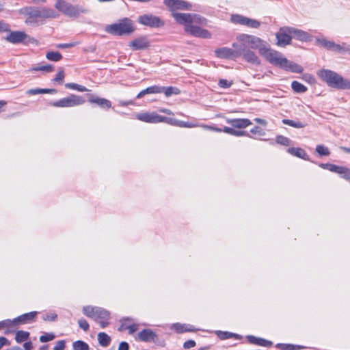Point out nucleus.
<instances>
[{
	"label": "nucleus",
	"mask_w": 350,
	"mask_h": 350,
	"mask_svg": "<svg viewBox=\"0 0 350 350\" xmlns=\"http://www.w3.org/2000/svg\"><path fill=\"white\" fill-rule=\"evenodd\" d=\"M57 90L55 89H46V88H35L30 89L26 92L28 95H36L38 94H55Z\"/></svg>",
	"instance_id": "obj_26"
},
{
	"label": "nucleus",
	"mask_w": 350,
	"mask_h": 350,
	"mask_svg": "<svg viewBox=\"0 0 350 350\" xmlns=\"http://www.w3.org/2000/svg\"><path fill=\"white\" fill-rule=\"evenodd\" d=\"M66 347L65 340H61L56 342L55 346L53 347V350H64Z\"/></svg>",
	"instance_id": "obj_51"
},
{
	"label": "nucleus",
	"mask_w": 350,
	"mask_h": 350,
	"mask_svg": "<svg viewBox=\"0 0 350 350\" xmlns=\"http://www.w3.org/2000/svg\"><path fill=\"white\" fill-rule=\"evenodd\" d=\"M237 40L240 42L239 44V47L243 48H252V49H258L260 47H263L262 46V40L259 38L247 35V34H241L237 36Z\"/></svg>",
	"instance_id": "obj_7"
},
{
	"label": "nucleus",
	"mask_w": 350,
	"mask_h": 350,
	"mask_svg": "<svg viewBox=\"0 0 350 350\" xmlns=\"http://www.w3.org/2000/svg\"><path fill=\"white\" fill-rule=\"evenodd\" d=\"M29 333L25 331H18L16 333L15 340L17 342L20 343L27 340L29 338Z\"/></svg>",
	"instance_id": "obj_34"
},
{
	"label": "nucleus",
	"mask_w": 350,
	"mask_h": 350,
	"mask_svg": "<svg viewBox=\"0 0 350 350\" xmlns=\"http://www.w3.org/2000/svg\"><path fill=\"white\" fill-rule=\"evenodd\" d=\"M319 166L321 168L328 170H329L332 172H335V173L338 167V165H336L334 164H331V163H321V164H319Z\"/></svg>",
	"instance_id": "obj_43"
},
{
	"label": "nucleus",
	"mask_w": 350,
	"mask_h": 350,
	"mask_svg": "<svg viewBox=\"0 0 350 350\" xmlns=\"http://www.w3.org/2000/svg\"><path fill=\"white\" fill-rule=\"evenodd\" d=\"M150 94H160L163 92V87L159 85H153L149 87Z\"/></svg>",
	"instance_id": "obj_50"
},
{
	"label": "nucleus",
	"mask_w": 350,
	"mask_h": 350,
	"mask_svg": "<svg viewBox=\"0 0 350 350\" xmlns=\"http://www.w3.org/2000/svg\"><path fill=\"white\" fill-rule=\"evenodd\" d=\"M29 36L23 31H10L5 37V40L12 44H18L25 42Z\"/></svg>",
	"instance_id": "obj_14"
},
{
	"label": "nucleus",
	"mask_w": 350,
	"mask_h": 350,
	"mask_svg": "<svg viewBox=\"0 0 350 350\" xmlns=\"http://www.w3.org/2000/svg\"><path fill=\"white\" fill-rule=\"evenodd\" d=\"M161 122H165L173 126H178L179 120L174 118H167L165 116L161 117Z\"/></svg>",
	"instance_id": "obj_44"
},
{
	"label": "nucleus",
	"mask_w": 350,
	"mask_h": 350,
	"mask_svg": "<svg viewBox=\"0 0 350 350\" xmlns=\"http://www.w3.org/2000/svg\"><path fill=\"white\" fill-rule=\"evenodd\" d=\"M77 45V42H70V43H64V44H58L56 45L57 48L59 49H66L73 47Z\"/></svg>",
	"instance_id": "obj_54"
},
{
	"label": "nucleus",
	"mask_w": 350,
	"mask_h": 350,
	"mask_svg": "<svg viewBox=\"0 0 350 350\" xmlns=\"http://www.w3.org/2000/svg\"><path fill=\"white\" fill-rule=\"evenodd\" d=\"M232 46L234 49H238V51H241V56L242 55L243 59L246 62L255 65L260 64L258 57L253 51L247 49V48L239 47L238 43H233Z\"/></svg>",
	"instance_id": "obj_12"
},
{
	"label": "nucleus",
	"mask_w": 350,
	"mask_h": 350,
	"mask_svg": "<svg viewBox=\"0 0 350 350\" xmlns=\"http://www.w3.org/2000/svg\"><path fill=\"white\" fill-rule=\"evenodd\" d=\"M126 329L129 330V334H133L138 329V325L137 324L126 325Z\"/></svg>",
	"instance_id": "obj_56"
},
{
	"label": "nucleus",
	"mask_w": 350,
	"mask_h": 350,
	"mask_svg": "<svg viewBox=\"0 0 350 350\" xmlns=\"http://www.w3.org/2000/svg\"><path fill=\"white\" fill-rule=\"evenodd\" d=\"M232 135L237 136V137L247 136L249 137H252L247 131H239V130H236V129H234Z\"/></svg>",
	"instance_id": "obj_53"
},
{
	"label": "nucleus",
	"mask_w": 350,
	"mask_h": 350,
	"mask_svg": "<svg viewBox=\"0 0 350 350\" xmlns=\"http://www.w3.org/2000/svg\"><path fill=\"white\" fill-rule=\"evenodd\" d=\"M291 88L295 92L304 93L307 91V88L301 83L293 81L291 83Z\"/></svg>",
	"instance_id": "obj_30"
},
{
	"label": "nucleus",
	"mask_w": 350,
	"mask_h": 350,
	"mask_svg": "<svg viewBox=\"0 0 350 350\" xmlns=\"http://www.w3.org/2000/svg\"><path fill=\"white\" fill-rule=\"evenodd\" d=\"M164 4L172 12L176 22H204V18L197 14L176 12L177 10H189L191 5L184 0H164Z\"/></svg>",
	"instance_id": "obj_1"
},
{
	"label": "nucleus",
	"mask_w": 350,
	"mask_h": 350,
	"mask_svg": "<svg viewBox=\"0 0 350 350\" xmlns=\"http://www.w3.org/2000/svg\"><path fill=\"white\" fill-rule=\"evenodd\" d=\"M276 347L280 349L281 350H299L305 348L304 346L282 343L277 344Z\"/></svg>",
	"instance_id": "obj_31"
},
{
	"label": "nucleus",
	"mask_w": 350,
	"mask_h": 350,
	"mask_svg": "<svg viewBox=\"0 0 350 350\" xmlns=\"http://www.w3.org/2000/svg\"><path fill=\"white\" fill-rule=\"evenodd\" d=\"M164 93L165 96L169 97L173 94H179L180 91L175 87H163V92Z\"/></svg>",
	"instance_id": "obj_36"
},
{
	"label": "nucleus",
	"mask_w": 350,
	"mask_h": 350,
	"mask_svg": "<svg viewBox=\"0 0 350 350\" xmlns=\"http://www.w3.org/2000/svg\"><path fill=\"white\" fill-rule=\"evenodd\" d=\"M21 13L28 16L29 18H55V12L50 9L45 8H35L28 7L23 9Z\"/></svg>",
	"instance_id": "obj_6"
},
{
	"label": "nucleus",
	"mask_w": 350,
	"mask_h": 350,
	"mask_svg": "<svg viewBox=\"0 0 350 350\" xmlns=\"http://www.w3.org/2000/svg\"><path fill=\"white\" fill-rule=\"evenodd\" d=\"M129 46L133 50H143L149 46V43L145 38H139L131 41Z\"/></svg>",
	"instance_id": "obj_19"
},
{
	"label": "nucleus",
	"mask_w": 350,
	"mask_h": 350,
	"mask_svg": "<svg viewBox=\"0 0 350 350\" xmlns=\"http://www.w3.org/2000/svg\"><path fill=\"white\" fill-rule=\"evenodd\" d=\"M290 29H288V33L286 30L281 29L280 31L276 33L277 44L280 46H284L288 44L291 40L292 37L289 33Z\"/></svg>",
	"instance_id": "obj_16"
},
{
	"label": "nucleus",
	"mask_w": 350,
	"mask_h": 350,
	"mask_svg": "<svg viewBox=\"0 0 350 350\" xmlns=\"http://www.w3.org/2000/svg\"><path fill=\"white\" fill-rule=\"evenodd\" d=\"M316 152L320 156H328L330 154L329 149L323 145H318L316 147Z\"/></svg>",
	"instance_id": "obj_40"
},
{
	"label": "nucleus",
	"mask_w": 350,
	"mask_h": 350,
	"mask_svg": "<svg viewBox=\"0 0 350 350\" xmlns=\"http://www.w3.org/2000/svg\"><path fill=\"white\" fill-rule=\"evenodd\" d=\"M172 329H174L177 333H183L185 332H194L196 329L191 325L181 324L179 323H174L172 325Z\"/></svg>",
	"instance_id": "obj_24"
},
{
	"label": "nucleus",
	"mask_w": 350,
	"mask_h": 350,
	"mask_svg": "<svg viewBox=\"0 0 350 350\" xmlns=\"http://www.w3.org/2000/svg\"><path fill=\"white\" fill-rule=\"evenodd\" d=\"M231 22H258L256 20L250 19L249 18L243 16L239 14H232L231 15Z\"/></svg>",
	"instance_id": "obj_35"
},
{
	"label": "nucleus",
	"mask_w": 350,
	"mask_h": 350,
	"mask_svg": "<svg viewBox=\"0 0 350 350\" xmlns=\"http://www.w3.org/2000/svg\"><path fill=\"white\" fill-rule=\"evenodd\" d=\"M162 116L156 112H143L136 115V118L142 122L147 123H159L161 122Z\"/></svg>",
	"instance_id": "obj_13"
},
{
	"label": "nucleus",
	"mask_w": 350,
	"mask_h": 350,
	"mask_svg": "<svg viewBox=\"0 0 350 350\" xmlns=\"http://www.w3.org/2000/svg\"><path fill=\"white\" fill-rule=\"evenodd\" d=\"M254 121H255L256 123L260 124H261V125H262V126H265L267 125V122L265 120H264V119H261V118H256L254 119Z\"/></svg>",
	"instance_id": "obj_62"
},
{
	"label": "nucleus",
	"mask_w": 350,
	"mask_h": 350,
	"mask_svg": "<svg viewBox=\"0 0 350 350\" xmlns=\"http://www.w3.org/2000/svg\"><path fill=\"white\" fill-rule=\"evenodd\" d=\"M55 7L60 11L69 16H75L78 14L77 10L64 1L57 0Z\"/></svg>",
	"instance_id": "obj_15"
},
{
	"label": "nucleus",
	"mask_w": 350,
	"mask_h": 350,
	"mask_svg": "<svg viewBox=\"0 0 350 350\" xmlns=\"http://www.w3.org/2000/svg\"><path fill=\"white\" fill-rule=\"evenodd\" d=\"M84 103L85 99L81 96L71 94L68 97L53 102L52 105L56 107H72L81 105Z\"/></svg>",
	"instance_id": "obj_8"
},
{
	"label": "nucleus",
	"mask_w": 350,
	"mask_h": 350,
	"mask_svg": "<svg viewBox=\"0 0 350 350\" xmlns=\"http://www.w3.org/2000/svg\"><path fill=\"white\" fill-rule=\"evenodd\" d=\"M184 29L189 34L201 38H211V33L194 23H183Z\"/></svg>",
	"instance_id": "obj_10"
},
{
	"label": "nucleus",
	"mask_w": 350,
	"mask_h": 350,
	"mask_svg": "<svg viewBox=\"0 0 350 350\" xmlns=\"http://www.w3.org/2000/svg\"><path fill=\"white\" fill-rule=\"evenodd\" d=\"M302 79L310 84H313L315 83L314 77H313V75H312L310 74H308V73L304 74L302 76Z\"/></svg>",
	"instance_id": "obj_49"
},
{
	"label": "nucleus",
	"mask_w": 350,
	"mask_h": 350,
	"mask_svg": "<svg viewBox=\"0 0 350 350\" xmlns=\"http://www.w3.org/2000/svg\"><path fill=\"white\" fill-rule=\"evenodd\" d=\"M89 101L91 103H95L98 105L99 107L103 109H109L111 107V103L105 98L95 97L92 95H90L89 97Z\"/></svg>",
	"instance_id": "obj_20"
},
{
	"label": "nucleus",
	"mask_w": 350,
	"mask_h": 350,
	"mask_svg": "<svg viewBox=\"0 0 350 350\" xmlns=\"http://www.w3.org/2000/svg\"><path fill=\"white\" fill-rule=\"evenodd\" d=\"M276 142L279 144H281V145H283V146H288L291 145V140L286 137H284L283 135H278L276 137Z\"/></svg>",
	"instance_id": "obj_41"
},
{
	"label": "nucleus",
	"mask_w": 350,
	"mask_h": 350,
	"mask_svg": "<svg viewBox=\"0 0 350 350\" xmlns=\"http://www.w3.org/2000/svg\"><path fill=\"white\" fill-rule=\"evenodd\" d=\"M42 319L45 321H55L57 319V315L55 313H47Z\"/></svg>",
	"instance_id": "obj_48"
},
{
	"label": "nucleus",
	"mask_w": 350,
	"mask_h": 350,
	"mask_svg": "<svg viewBox=\"0 0 350 350\" xmlns=\"http://www.w3.org/2000/svg\"><path fill=\"white\" fill-rule=\"evenodd\" d=\"M138 22H161V21L159 18L156 16H152V15H143L139 17Z\"/></svg>",
	"instance_id": "obj_38"
},
{
	"label": "nucleus",
	"mask_w": 350,
	"mask_h": 350,
	"mask_svg": "<svg viewBox=\"0 0 350 350\" xmlns=\"http://www.w3.org/2000/svg\"><path fill=\"white\" fill-rule=\"evenodd\" d=\"M64 79V72L63 70H60L56 75L54 81L62 83Z\"/></svg>",
	"instance_id": "obj_52"
},
{
	"label": "nucleus",
	"mask_w": 350,
	"mask_h": 350,
	"mask_svg": "<svg viewBox=\"0 0 350 350\" xmlns=\"http://www.w3.org/2000/svg\"><path fill=\"white\" fill-rule=\"evenodd\" d=\"M72 347L74 350H89L90 347L89 345L82 341V340H77L73 342Z\"/></svg>",
	"instance_id": "obj_37"
},
{
	"label": "nucleus",
	"mask_w": 350,
	"mask_h": 350,
	"mask_svg": "<svg viewBox=\"0 0 350 350\" xmlns=\"http://www.w3.org/2000/svg\"><path fill=\"white\" fill-rule=\"evenodd\" d=\"M219 86L220 88H228L229 87H230L231 85V83H230L228 80L226 79H220L219 81Z\"/></svg>",
	"instance_id": "obj_55"
},
{
	"label": "nucleus",
	"mask_w": 350,
	"mask_h": 350,
	"mask_svg": "<svg viewBox=\"0 0 350 350\" xmlns=\"http://www.w3.org/2000/svg\"><path fill=\"white\" fill-rule=\"evenodd\" d=\"M150 94V88L149 87L146 88L145 90H143L142 91H141L136 96V98L137 99H139L141 98H142L144 96H145L146 94Z\"/></svg>",
	"instance_id": "obj_58"
},
{
	"label": "nucleus",
	"mask_w": 350,
	"mask_h": 350,
	"mask_svg": "<svg viewBox=\"0 0 350 350\" xmlns=\"http://www.w3.org/2000/svg\"><path fill=\"white\" fill-rule=\"evenodd\" d=\"M3 322L5 323L4 325V327H10L16 324H17L16 321H14V319L11 321L10 319H7V320H4L3 321Z\"/></svg>",
	"instance_id": "obj_59"
},
{
	"label": "nucleus",
	"mask_w": 350,
	"mask_h": 350,
	"mask_svg": "<svg viewBox=\"0 0 350 350\" xmlns=\"http://www.w3.org/2000/svg\"><path fill=\"white\" fill-rule=\"evenodd\" d=\"M316 43L321 47H323L327 50L342 53L344 51H350V45H347L345 43L342 44H336L333 41L327 40V39L317 38Z\"/></svg>",
	"instance_id": "obj_9"
},
{
	"label": "nucleus",
	"mask_w": 350,
	"mask_h": 350,
	"mask_svg": "<svg viewBox=\"0 0 350 350\" xmlns=\"http://www.w3.org/2000/svg\"><path fill=\"white\" fill-rule=\"evenodd\" d=\"M287 152L293 156L301 158L306 161L310 160L309 156L307 154L306 152L301 148H289L287 150Z\"/></svg>",
	"instance_id": "obj_23"
},
{
	"label": "nucleus",
	"mask_w": 350,
	"mask_h": 350,
	"mask_svg": "<svg viewBox=\"0 0 350 350\" xmlns=\"http://www.w3.org/2000/svg\"><path fill=\"white\" fill-rule=\"evenodd\" d=\"M129 346L126 342H121L118 347V350H129Z\"/></svg>",
	"instance_id": "obj_61"
},
{
	"label": "nucleus",
	"mask_w": 350,
	"mask_h": 350,
	"mask_svg": "<svg viewBox=\"0 0 350 350\" xmlns=\"http://www.w3.org/2000/svg\"><path fill=\"white\" fill-rule=\"evenodd\" d=\"M234 128H231V127H228V126H225L224 129H223V132L224 133H226L228 134H230V135H232V133H233V131H234Z\"/></svg>",
	"instance_id": "obj_64"
},
{
	"label": "nucleus",
	"mask_w": 350,
	"mask_h": 350,
	"mask_svg": "<svg viewBox=\"0 0 350 350\" xmlns=\"http://www.w3.org/2000/svg\"><path fill=\"white\" fill-rule=\"evenodd\" d=\"M65 86L67 88L77 90L81 92H84L88 91V89L85 86H83V85H79L77 83H66L65 85Z\"/></svg>",
	"instance_id": "obj_39"
},
{
	"label": "nucleus",
	"mask_w": 350,
	"mask_h": 350,
	"mask_svg": "<svg viewBox=\"0 0 350 350\" xmlns=\"http://www.w3.org/2000/svg\"><path fill=\"white\" fill-rule=\"evenodd\" d=\"M83 313L98 322L102 328H105L109 324L110 313L103 308L86 306L83 308Z\"/></svg>",
	"instance_id": "obj_3"
},
{
	"label": "nucleus",
	"mask_w": 350,
	"mask_h": 350,
	"mask_svg": "<svg viewBox=\"0 0 350 350\" xmlns=\"http://www.w3.org/2000/svg\"><path fill=\"white\" fill-rule=\"evenodd\" d=\"M55 338V335L53 333H46L40 337V341L42 342H46Z\"/></svg>",
	"instance_id": "obj_45"
},
{
	"label": "nucleus",
	"mask_w": 350,
	"mask_h": 350,
	"mask_svg": "<svg viewBox=\"0 0 350 350\" xmlns=\"http://www.w3.org/2000/svg\"><path fill=\"white\" fill-rule=\"evenodd\" d=\"M7 344H8V339L5 337H0V349Z\"/></svg>",
	"instance_id": "obj_63"
},
{
	"label": "nucleus",
	"mask_w": 350,
	"mask_h": 350,
	"mask_svg": "<svg viewBox=\"0 0 350 350\" xmlns=\"http://www.w3.org/2000/svg\"><path fill=\"white\" fill-rule=\"evenodd\" d=\"M215 53L218 58L232 59H237L241 55V51H238V49L233 50L228 47L218 48L215 51Z\"/></svg>",
	"instance_id": "obj_11"
},
{
	"label": "nucleus",
	"mask_w": 350,
	"mask_h": 350,
	"mask_svg": "<svg viewBox=\"0 0 350 350\" xmlns=\"http://www.w3.org/2000/svg\"><path fill=\"white\" fill-rule=\"evenodd\" d=\"M247 340L249 341V342H250L252 344H255V345L264 346V347H270L272 345V342L271 341L265 340L263 338H257L254 336L249 335L247 336Z\"/></svg>",
	"instance_id": "obj_25"
},
{
	"label": "nucleus",
	"mask_w": 350,
	"mask_h": 350,
	"mask_svg": "<svg viewBox=\"0 0 350 350\" xmlns=\"http://www.w3.org/2000/svg\"><path fill=\"white\" fill-rule=\"evenodd\" d=\"M250 133L253 135H258L259 136H263L265 135V131L258 126H254L250 130Z\"/></svg>",
	"instance_id": "obj_47"
},
{
	"label": "nucleus",
	"mask_w": 350,
	"mask_h": 350,
	"mask_svg": "<svg viewBox=\"0 0 350 350\" xmlns=\"http://www.w3.org/2000/svg\"><path fill=\"white\" fill-rule=\"evenodd\" d=\"M259 53L269 63L281 68L284 63L287 62V59L284 57L282 53L269 48H267L265 46L260 47Z\"/></svg>",
	"instance_id": "obj_4"
},
{
	"label": "nucleus",
	"mask_w": 350,
	"mask_h": 350,
	"mask_svg": "<svg viewBox=\"0 0 350 350\" xmlns=\"http://www.w3.org/2000/svg\"><path fill=\"white\" fill-rule=\"evenodd\" d=\"M196 346V342L193 340H189L184 342L183 347L185 349H191Z\"/></svg>",
	"instance_id": "obj_57"
},
{
	"label": "nucleus",
	"mask_w": 350,
	"mask_h": 350,
	"mask_svg": "<svg viewBox=\"0 0 350 350\" xmlns=\"http://www.w3.org/2000/svg\"><path fill=\"white\" fill-rule=\"evenodd\" d=\"M282 123L296 129H302L306 126V124L302 122L295 121L289 119H283Z\"/></svg>",
	"instance_id": "obj_28"
},
{
	"label": "nucleus",
	"mask_w": 350,
	"mask_h": 350,
	"mask_svg": "<svg viewBox=\"0 0 350 350\" xmlns=\"http://www.w3.org/2000/svg\"><path fill=\"white\" fill-rule=\"evenodd\" d=\"M46 57L53 62H58L62 59V55L57 51H49L46 54Z\"/></svg>",
	"instance_id": "obj_32"
},
{
	"label": "nucleus",
	"mask_w": 350,
	"mask_h": 350,
	"mask_svg": "<svg viewBox=\"0 0 350 350\" xmlns=\"http://www.w3.org/2000/svg\"><path fill=\"white\" fill-rule=\"evenodd\" d=\"M217 336L221 339V340H226L230 338H234L236 339H240L241 338V336L228 332H222V331H217L216 332Z\"/></svg>",
	"instance_id": "obj_27"
},
{
	"label": "nucleus",
	"mask_w": 350,
	"mask_h": 350,
	"mask_svg": "<svg viewBox=\"0 0 350 350\" xmlns=\"http://www.w3.org/2000/svg\"><path fill=\"white\" fill-rule=\"evenodd\" d=\"M138 338L144 342L154 341L157 335L150 329H144L138 333Z\"/></svg>",
	"instance_id": "obj_18"
},
{
	"label": "nucleus",
	"mask_w": 350,
	"mask_h": 350,
	"mask_svg": "<svg viewBox=\"0 0 350 350\" xmlns=\"http://www.w3.org/2000/svg\"><path fill=\"white\" fill-rule=\"evenodd\" d=\"M178 126H180V127L191 128V127H193L194 125L191 124V123H189V122H183V121H180L179 120Z\"/></svg>",
	"instance_id": "obj_60"
},
{
	"label": "nucleus",
	"mask_w": 350,
	"mask_h": 350,
	"mask_svg": "<svg viewBox=\"0 0 350 350\" xmlns=\"http://www.w3.org/2000/svg\"><path fill=\"white\" fill-rule=\"evenodd\" d=\"M289 33H293L294 36L300 40H307L308 38V34L301 30L291 29L289 30Z\"/></svg>",
	"instance_id": "obj_33"
},
{
	"label": "nucleus",
	"mask_w": 350,
	"mask_h": 350,
	"mask_svg": "<svg viewBox=\"0 0 350 350\" xmlns=\"http://www.w3.org/2000/svg\"><path fill=\"white\" fill-rule=\"evenodd\" d=\"M135 29L132 23H112L107 25L105 28V31L113 36L129 35L133 33Z\"/></svg>",
	"instance_id": "obj_5"
},
{
	"label": "nucleus",
	"mask_w": 350,
	"mask_h": 350,
	"mask_svg": "<svg viewBox=\"0 0 350 350\" xmlns=\"http://www.w3.org/2000/svg\"><path fill=\"white\" fill-rule=\"evenodd\" d=\"M317 75L331 88L339 90L350 89V81L344 79L334 71L328 69H321L317 72Z\"/></svg>",
	"instance_id": "obj_2"
},
{
	"label": "nucleus",
	"mask_w": 350,
	"mask_h": 350,
	"mask_svg": "<svg viewBox=\"0 0 350 350\" xmlns=\"http://www.w3.org/2000/svg\"><path fill=\"white\" fill-rule=\"evenodd\" d=\"M226 122L236 129H245L252 124L251 120L247 118L227 119Z\"/></svg>",
	"instance_id": "obj_17"
},
{
	"label": "nucleus",
	"mask_w": 350,
	"mask_h": 350,
	"mask_svg": "<svg viewBox=\"0 0 350 350\" xmlns=\"http://www.w3.org/2000/svg\"><path fill=\"white\" fill-rule=\"evenodd\" d=\"M282 68L294 73H301L304 70L301 66L293 62H290L288 59L286 63H284Z\"/></svg>",
	"instance_id": "obj_22"
},
{
	"label": "nucleus",
	"mask_w": 350,
	"mask_h": 350,
	"mask_svg": "<svg viewBox=\"0 0 350 350\" xmlns=\"http://www.w3.org/2000/svg\"><path fill=\"white\" fill-rule=\"evenodd\" d=\"M98 340L103 347H107L111 342V338L105 332H100L98 334Z\"/></svg>",
	"instance_id": "obj_29"
},
{
	"label": "nucleus",
	"mask_w": 350,
	"mask_h": 350,
	"mask_svg": "<svg viewBox=\"0 0 350 350\" xmlns=\"http://www.w3.org/2000/svg\"><path fill=\"white\" fill-rule=\"evenodd\" d=\"M36 314L37 312H31L29 313H25L18 317L17 318H15L14 321H16L17 324L29 323L33 321Z\"/></svg>",
	"instance_id": "obj_21"
},
{
	"label": "nucleus",
	"mask_w": 350,
	"mask_h": 350,
	"mask_svg": "<svg viewBox=\"0 0 350 350\" xmlns=\"http://www.w3.org/2000/svg\"><path fill=\"white\" fill-rule=\"evenodd\" d=\"M53 66L51 65H44V66H40L36 68H33L32 70L33 71H44L46 72H51L53 70Z\"/></svg>",
	"instance_id": "obj_42"
},
{
	"label": "nucleus",
	"mask_w": 350,
	"mask_h": 350,
	"mask_svg": "<svg viewBox=\"0 0 350 350\" xmlns=\"http://www.w3.org/2000/svg\"><path fill=\"white\" fill-rule=\"evenodd\" d=\"M78 324H79V326L82 329H83L85 332H87V331L89 330L90 325H89V323H88V321L85 319H80L78 321Z\"/></svg>",
	"instance_id": "obj_46"
}]
</instances>
